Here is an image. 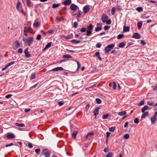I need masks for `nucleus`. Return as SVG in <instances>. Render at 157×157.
<instances>
[{"instance_id": "412c9836", "label": "nucleus", "mask_w": 157, "mask_h": 157, "mask_svg": "<svg viewBox=\"0 0 157 157\" xmlns=\"http://www.w3.org/2000/svg\"><path fill=\"white\" fill-rule=\"evenodd\" d=\"M78 131H74L72 133V137L74 138H75L78 133Z\"/></svg>"}, {"instance_id": "4c0bfd02", "label": "nucleus", "mask_w": 157, "mask_h": 157, "mask_svg": "<svg viewBox=\"0 0 157 157\" xmlns=\"http://www.w3.org/2000/svg\"><path fill=\"white\" fill-rule=\"evenodd\" d=\"M41 38V36L40 34L38 35L36 37V40H40Z\"/></svg>"}, {"instance_id": "c85d7f7f", "label": "nucleus", "mask_w": 157, "mask_h": 157, "mask_svg": "<svg viewBox=\"0 0 157 157\" xmlns=\"http://www.w3.org/2000/svg\"><path fill=\"white\" fill-rule=\"evenodd\" d=\"M40 149H37L35 150V152L38 155H39L40 153Z\"/></svg>"}, {"instance_id": "473e14b6", "label": "nucleus", "mask_w": 157, "mask_h": 157, "mask_svg": "<svg viewBox=\"0 0 157 157\" xmlns=\"http://www.w3.org/2000/svg\"><path fill=\"white\" fill-rule=\"evenodd\" d=\"M96 101L97 103L98 104H101V99H100L98 98H96Z\"/></svg>"}, {"instance_id": "13d9d810", "label": "nucleus", "mask_w": 157, "mask_h": 157, "mask_svg": "<svg viewBox=\"0 0 157 157\" xmlns=\"http://www.w3.org/2000/svg\"><path fill=\"white\" fill-rule=\"evenodd\" d=\"M25 54V57L27 58H29L31 56V54H29V53H26Z\"/></svg>"}, {"instance_id": "bf43d9fd", "label": "nucleus", "mask_w": 157, "mask_h": 157, "mask_svg": "<svg viewBox=\"0 0 157 157\" xmlns=\"http://www.w3.org/2000/svg\"><path fill=\"white\" fill-rule=\"evenodd\" d=\"M95 56L97 57V58H98V57L100 56V53L98 52H96L95 53Z\"/></svg>"}, {"instance_id": "ddd939ff", "label": "nucleus", "mask_w": 157, "mask_h": 157, "mask_svg": "<svg viewBox=\"0 0 157 157\" xmlns=\"http://www.w3.org/2000/svg\"><path fill=\"white\" fill-rule=\"evenodd\" d=\"M15 136L12 133H8L7 134V137L8 139H13L15 138Z\"/></svg>"}, {"instance_id": "5701e85b", "label": "nucleus", "mask_w": 157, "mask_h": 157, "mask_svg": "<svg viewBox=\"0 0 157 157\" xmlns=\"http://www.w3.org/2000/svg\"><path fill=\"white\" fill-rule=\"evenodd\" d=\"M126 114V112L125 111L119 112L118 113V115L121 116L125 115Z\"/></svg>"}, {"instance_id": "1a4fd4ad", "label": "nucleus", "mask_w": 157, "mask_h": 157, "mask_svg": "<svg viewBox=\"0 0 157 157\" xmlns=\"http://www.w3.org/2000/svg\"><path fill=\"white\" fill-rule=\"evenodd\" d=\"M101 23H97V27L95 28V31L96 32L98 31L99 30L101 29Z\"/></svg>"}, {"instance_id": "c9c22d12", "label": "nucleus", "mask_w": 157, "mask_h": 157, "mask_svg": "<svg viewBox=\"0 0 157 157\" xmlns=\"http://www.w3.org/2000/svg\"><path fill=\"white\" fill-rule=\"evenodd\" d=\"M144 100H141L140 101V102L139 103V105H144Z\"/></svg>"}, {"instance_id": "8fccbe9b", "label": "nucleus", "mask_w": 157, "mask_h": 157, "mask_svg": "<svg viewBox=\"0 0 157 157\" xmlns=\"http://www.w3.org/2000/svg\"><path fill=\"white\" fill-rule=\"evenodd\" d=\"M105 22L107 24L109 25L111 23V21L110 19L106 21Z\"/></svg>"}, {"instance_id": "b1692460", "label": "nucleus", "mask_w": 157, "mask_h": 157, "mask_svg": "<svg viewBox=\"0 0 157 157\" xmlns=\"http://www.w3.org/2000/svg\"><path fill=\"white\" fill-rule=\"evenodd\" d=\"M71 42L72 43H74L75 44H78L81 43V41L80 40H77L75 39H73L71 40Z\"/></svg>"}, {"instance_id": "6ab92c4d", "label": "nucleus", "mask_w": 157, "mask_h": 157, "mask_svg": "<svg viewBox=\"0 0 157 157\" xmlns=\"http://www.w3.org/2000/svg\"><path fill=\"white\" fill-rule=\"evenodd\" d=\"M142 25V23L141 21L138 22L137 23V27L139 29H140Z\"/></svg>"}, {"instance_id": "58836bf2", "label": "nucleus", "mask_w": 157, "mask_h": 157, "mask_svg": "<svg viewBox=\"0 0 157 157\" xmlns=\"http://www.w3.org/2000/svg\"><path fill=\"white\" fill-rule=\"evenodd\" d=\"M124 36V35L123 34H119L117 36V39H121Z\"/></svg>"}, {"instance_id": "052dcab7", "label": "nucleus", "mask_w": 157, "mask_h": 157, "mask_svg": "<svg viewBox=\"0 0 157 157\" xmlns=\"http://www.w3.org/2000/svg\"><path fill=\"white\" fill-rule=\"evenodd\" d=\"M78 25L77 23L76 22H75L74 23L73 27L76 28Z\"/></svg>"}, {"instance_id": "e2e57ef3", "label": "nucleus", "mask_w": 157, "mask_h": 157, "mask_svg": "<svg viewBox=\"0 0 157 157\" xmlns=\"http://www.w3.org/2000/svg\"><path fill=\"white\" fill-rule=\"evenodd\" d=\"M13 145V143H11L10 144H7V145H6V147H8L9 146H12V145Z\"/></svg>"}, {"instance_id": "bb28decb", "label": "nucleus", "mask_w": 157, "mask_h": 157, "mask_svg": "<svg viewBox=\"0 0 157 157\" xmlns=\"http://www.w3.org/2000/svg\"><path fill=\"white\" fill-rule=\"evenodd\" d=\"M147 104L150 106H153L154 103L151 101H148L147 102Z\"/></svg>"}, {"instance_id": "6e6d98bb", "label": "nucleus", "mask_w": 157, "mask_h": 157, "mask_svg": "<svg viewBox=\"0 0 157 157\" xmlns=\"http://www.w3.org/2000/svg\"><path fill=\"white\" fill-rule=\"evenodd\" d=\"M86 29L85 28H82L81 29L80 31L82 33L85 32L86 31Z\"/></svg>"}, {"instance_id": "393cba45", "label": "nucleus", "mask_w": 157, "mask_h": 157, "mask_svg": "<svg viewBox=\"0 0 157 157\" xmlns=\"http://www.w3.org/2000/svg\"><path fill=\"white\" fill-rule=\"evenodd\" d=\"M63 57L66 58H72V57L69 55H64L63 56Z\"/></svg>"}, {"instance_id": "f704fd0d", "label": "nucleus", "mask_w": 157, "mask_h": 157, "mask_svg": "<svg viewBox=\"0 0 157 157\" xmlns=\"http://www.w3.org/2000/svg\"><path fill=\"white\" fill-rule=\"evenodd\" d=\"M72 36L71 35H69L68 36H66L64 37V38L66 39V40H68L70 38H72Z\"/></svg>"}, {"instance_id": "a211bd4d", "label": "nucleus", "mask_w": 157, "mask_h": 157, "mask_svg": "<svg viewBox=\"0 0 157 157\" xmlns=\"http://www.w3.org/2000/svg\"><path fill=\"white\" fill-rule=\"evenodd\" d=\"M148 108V107L147 105L144 106L141 109L142 112L143 113H144L145 111H146V110Z\"/></svg>"}, {"instance_id": "f03ea898", "label": "nucleus", "mask_w": 157, "mask_h": 157, "mask_svg": "<svg viewBox=\"0 0 157 157\" xmlns=\"http://www.w3.org/2000/svg\"><path fill=\"white\" fill-rule=\"evenodd\" d=\"M16 8L17 10L20 12L24 13V11L20 1L17 2Z\"/></svg>"}, {"instance_id": "7ed1b4c3", "label": "nucleus", "mask_w": 157, "mask_h": 157, "mask_svg": "<svg viewBox=\"0 0 157 157\" xmlns=\"http://www.w3.org/2000/svg\"><path fill=\"white\" fill-rule=\"evenodd\" d=\"M93 26L91 24L89 26H87V28L86 35L90 36L92 34Z\"/></svg>"}, {"instance_id": "4be33fe9", "label": "nucleus", "mask_w": 157, "mask_h": 157, "mask_svg": "<svg viewBox=\"0 0 157 157\" xmlns=\"http://www.w3.org/2000/svg\"><path fill=\"white\" fill-rule=\"evenodd\" d=\"M60 5V4L58 3V4H55L54 3L53 4L52 6V8H56L58 7Z\"/></svg>"}, {"instance_id": "2eb2a0df", "label": "nucleus", "mask_w": 157, "mask_h": 157, "mask_svg": "<svg viewBox=\"0 0 157 157\" xmlns=\"http://www.w3.org/2000/svg\"><path fill=\"white\" fill-rule=\"evenodd\" d=\"M40 23L38 21L35 22L33 24V26L35 28H37L39 26Z\"/></svg>"}, {"instance_id": "2f4dec72", "label": "nucleus", "mask_w": 157, "mask_h": 157, "mask_svg": "<svg viewBox=\"0 0 157 157\" xmlns=\"http://www.w3.org/2000/svg\"><path fill=\"white\" fill-rule=\"evenodd\" d=\"M109 116V115L108 114H106V115H103L102 116V118L104 119H106L108 118V117Z\"/></svg>"}, {"instance_id": "680f3d73", "label": "nucleus", "mask_w": 157, "mask_h": 157, "mask_svg": "<svg viewBox=\"0 0 157 157\" xmlns=\"http://www.w3.org/2000/svg\"><path fill=\"white\" fill-rule=\"evenodd\" d=\"M140 44H141L142 45H144L145 44V42L143 40H141Z\"/></svg>"}, {"instance_id": "0e129e2a", "label": "nucleus", "mask_w": 157, "mask_h": 157, "mask_svg": "<svg viewBox=\"0 0 157 157\" xmlns=\"http://www.w3.org/2000/svg\"><path fill=\"white\" fill-rule=\"evenodd\" d=\"M23 51L22 49V48H19L18 50V52L19 53H22Z\"/></svg>"}, {"instance_id": "39448f33", "label": "nucleus", "mask_w": 157, "mask_h": 157, "mask_svg": "<svg viewBox=\"0 0 157 157\" xmlns=\"http://www.w3.org/2000/svg\"><path fill=\"white\" fill-rule=\"evenodd\" d=\"M42 154L44 157H49V152L47 149H44L42 152Z\"/></svg>"}, {"instance_id": "4d7b16f0", "label": "nucleus", "mask_w": 157, "mask_h": 157, "mask_svg": "<svg viewBox=\"0 0 157 157\" xmlns=\"http://www.w3.org/2000/svg\"><path fill=\"white\" fill-rule=\"evenodd\" d=\"M109 26H107V25L105 26L104 27V29L105 30H108L109 29Z\"/></svg>"}, {"instance_id": "c03bdc74", "label": "nucleus", "mask_w": 157, "mask_h": 157, "mask_svg": "<svg viewBox=\"0 0 157 157\" xmlns=\"http://www.w3.org/2000/svg\"><path fill=\"white\" fill-rule=\"evenodd\" d=\"M113 89L114 90H115L116 89V83L115 82H113Z\"/></svg>"}, {"instance_id": "09e8293b", "label": "nucleus", "mask_w": 157, "mask_h": 157, "mask_svg": "<svg viewBox=\"0 0 157 157\" xmlns=\"http://www.w3.org/2000/svg\"><path fill=\"white\" fill-rule=\"evenodd\" d=\"M28 31L30 33H32L33 30L30 26L28 27Z\"/></svg>"}, {"instance_id": "69168bd1", "label": "nucleus", "mask_w": 157, "mask_h": 157, "mask_svg": "<svg viewBox=\"0 0 157 157\" xmlns=\"http://www.w3.org/2000/svg\"><path fill=\"white\" fill-rule=\"evenodd\" d=\"M128 124V122H126L125 123L124 125V128H126L127 127V126Z\"/></svg>"}, {"instance_id": "f8f14e48", "label": "nucleus", "mask_w": 157, "mask_h": 157, "mask_svg": "<svg viewBox=\"0 0 157 157\" xmlns=\"http://www.w3.org/2000/svg\"><path fill=\"white\" fill-rule=\"evenodd\" d=\"M63 70V69L62 67H58L51 70V71H62Z\"/></svg>"}, {"instance_id": "a18cd8bd", "label": "nucleus", "mask_w": 157, "mask_h": 157, "mask_svg": "<svg viewBox=\"0 0 157 157\" xmlns=\"http://www.w3.org/2000/svg\"><path fill=\"white\" fill-rule=\"evenodd\" d=\"M15 63V62L14 61H12L10 62V63H9L6 66L7 67H9L11 65Z\"/></svg>"}, {"instance_id": "a19ab883", "label": "nucleus", "mask_w": 157, "mask_h": 157, "mask_svg": "<svg viewBox=\"0 0 157 157\" xmlns=\"http://www.w3.org/2000/svg\"><path fill=\"white\" fill-rule=\"evenodd\" d=\"M31 2L30 0H28L27 1V4L29 7H30L31 6Z\"/></svg>"}, {"instance_id": "e433bc0d", "label": "nucleus", "mask_w": 157, "mask_h": 157, "mask_svg": "<svg viewBox=\"0 0 157 157\" xmlns=\"http://www.w3.org/2000/svg\"><path fill=\"white\" fill-rule=\"evenodd\" d=\"M129 137V136L128 134H125L124 136V138L125 139H128Z\"/></svg>"}, {"instance_id": "3c124183", "label": "nucleus", "mask_w": 157, "mask_h": 157, "mask_svg": "<svg viewBox=\"0 0 157 157\" xmlns=\"http://www.w3.org/2000/svg\"><path fill=\"white\" fill-rule=\"evenodd\" d=\"M90 107V105L89 104H87L86 105V112H87L89 108Z\"/></svg>"}, {"instance_id": "603ef678", "label": "nucleus", "mask_w": 157, "mask_h": 157, "mask_svg": "<svg viewBox=\"0 0 157 157\" xmlns=\"http://www.w3.org/2000/svg\"><path fill=\"white\" fill-rule=\"evenodd\" d=\"M134 122L136 124H138L139 122L138 118H136L134 120Z\"/></svg>"}, {"instance_id": "7c9ffc66", "label": "nucleus", "mask_w": 157, "mask_h": 157, "mask_svg": "<svg viewBox=\"0 0 157 157\" xmlns=\"http://www.w3.org/2000/svg\"><path fill=\"white\" fill-rule=\"evenodd\" d=\"M125 45V44L123 42L121 43L119 45V47L120 48H123Z\"/></svg>"}, {"instance_id": "37998d69", "label": "nucleus", "mask_w": 157, "mask_h": 157, "mask_svg": "<svg viewBox=\"0 0 157 157\" xmlns=\"http://www.w3.org/2000/svg\"><path fill=\"white\" fill-rule=\"evenodd\" d=\"M82 12L80 11H78L77 12V17H81L82 14Z\"/></svg>"}, {"instance_id": "864d4df0", "label": "nucleus", "mask_w": 157, "mask_h": 157, "mask_svg": "<svg viewBox=\"0 0 157 157\" xmlns=\"http://www.w3.org/2000/svg\"><path fill=\"white\" fill-rule=\"evenodd\" d=\"M28 146L30 148H31L33 147V144L30 143H28Z\"/></svg>"}, {"instance_id": "f3484780", "label": "nucleus", "mask_w": 157, "mask_h": 157, "mask_svg": "<svg viewBox=\"0 0 157 157\" xmlns=\"http://www.w3.org/2000/svg\"><path fill=\"white\" fill-rule=\"evenodd\" d=\"M129 30V27L128 26H126L124 25L123 27V31L124 32H126L128 31Z\"/></svg>"}, {"instance_id": "49530a36", "label": "nucleus", "mask_w": 157, "mask_h": 157, "mask_svg": "<svg viewBox=\"0 0 157 157\" xmlns=\"http://www.w3.org/2000/svg\"><path fill=\"white\" fill-rule=\"evenodd\" d=\"M96 46L97 48H100L101 46V44L100 43H98L96 44Z\"/></svg>"}, {"instance_id": "c756f323", "label": "nucleus", "mask_w": 157, "mask_h": 157, "mask_svg": "<svg viewBox=\"0 0 157 157\" xmlns=\"http://www.w3.org/2000/svg\"><path fill=\"white\" fill-rule=\"evenodd\" d=\"M113 155L112 152H109L106 155V157H111Z\"/></svg>"}, {"instance_id": "a878e982", "label": "nucleus", "mask_w": 157, "mask_h": 157, "mask_svg": "<svg viewBox=\"0 0 157 157\" xmlns=\"http://www.w3.org/2000/svg\"><path fill=\"white\" fill-rule=\"evenodd\" d=\"M136 10L139 12H141L143 11V9L142 7H138L136 8Z\"/></svg>"}, {"instance_id": "4468645a", "label": "nucleus", "mask_w": 157, "mask_h": 157, "mask_svg": "<svg viewBox=\"0 0 157 157\" xmlns=\"http://www.w3.org/2000/svg\"><path fill=\"white\" fill-rule=\"evenodd\" d=\"M140 35L137 33H134L133 34V37L136 39L140 38Z\"/></svg>"}, {"instance_id": "774afa93", "label": "nucleus", "mask_w": 157, "mask_h": 157, "mask_svg": "<svg viewBox=\"0 0 157 157\" xmlns=\"http://www.w3.org/2000/svg\"><path fill=\"white\" fill-rule=\"evenodd\" d=\"M108 149L107 148H105L104 149V151L105 153H107L108 152Z\"/></svg>"}, {"instance_id": "f257e3e1", "label": "nucleus", "mask_w": 157, "mask_h": 157, "mask_svg": "<svg viewBox=\"0 0 157 157\" xmlns=\"http://www.w3.org/2000/svg\"><path fill=\"white\" fill-rule=\"evenodd\" d=\"M23 41L25 42V46L29 45L30 46L33 41V37H30L28 38H23L22 39Z\"/></svg>"}, {"instance_id": "423d86ee", "label": "nucleus", "mask_w": 157, "mask_h": 157, "mask_svg": "<svg viewBox=\"0 0 157 157\" xmlns=\"http://www.w3.org/2000/svg\"><path fill=\"white\" fill-rule=\"evenodd\" d=\"M99 109V107H97L94 110L93 113L95 119L96 118L98 114V111Z\"/></svg>"}, {"instance_id": "dca6fc26", "label": "nucleus", "mask_w": 157, "mask_h": 157, "mask_svg": "<svg viewBox=\"0 0 157 157\" xmlns=\"http://www.w3.org/2000/svg\"><path fill=\"white\" fill-rule=\"evenodd\" d=\"M71 0H65L64 2V3L65 5H67L71 4Z\"/></svg>"}, {"instance_id": "de8ad7c7", "label": "nucleus", "mask_w": 157, "mask_h": 157, "mask_svg": "<svg viewBox=\"0 0 157 157\" xmlns=\"http://www.w3.org/2000/svg\"><path fill=\"white\" fill-rule=\"evenodd\" d=\"M49 48V43H48L47 44L45 48L43 49V51H44L46 50V49L47 48Z\"/></svg>"}, {"instance_id": "5fc2aeb1", "label": "nucleus", "mask_w": 157, "mask_h": 157, "mask_svg": "<svg viewBox=\"0 0 157 157\" xmlns=\"http://www.w3.org/2000/svg\"><path fill=\"white\" fill-rule=\"evenodd\" d=\"M64 103V102H63L62 101H60L58 102V105L59 106H61L63 105V104Z\"/></svg>"}, {"instance_id": "aec40b11", "label": "nucleus", "mask_w": 157, "mask_h": 157, "mask_svg": "<svg viewBox=\"0 0 157 157\" xmlns=\"http://www.w3.org/2000/svg\"><path fill=\"white\" fill-rule=\"evenodd\" d=\"M15 125L16 126H18V127H24L25 126V125L23 123H16L15 124Z\"/></svg>"}, {"instance_id": "cd10ccee", "label": "nucleus", "mask_w": 157, "mask_h": 157, "mask_svg": "<svg viewBox=\"0 0 157 157\" xmlns=\"http://www.w3.org/2000/svg\"><path fill=\"white\" fill-rule=\"evenodd\" d=\"M115 8L114 7L112 8L111 10V13L112 15H113L114 14L115 12Z\"/></svg>"}, {"instance_id": "338daca9", "label": "nucleus", "mask_w": 157, "mask_h": 157, "mask_svg": "<svg viewBox=\"0 0 157 157\" xmlns=\"http://www.w3.org/2000/svg\"><path fill=\"white\" fill-rule=\"evenodd\" d=\"M30 110V109H25L24 111L25 113H27V112H29Z\"/></svg>"}, {"instance_id": "0eeeda50", "label": "nucleus", "mask_w": 157, "mask_h": 157, "mask_svg": "<svg viewBox=\"0 0 157 157\" xmlns=\"http://www.w3.org/2000/svg\"><path fill=\"white\" fill-rule=\"evenodd\" d=\"M108 17L107 16L104 14H103L101 17V19L103 23L105 22L108 19Z\"/></svg>"}, {"instance_id": "9b49d317", "label": "nucleus", "mask_w": 157, "mask_h": 157, "mask_svg": "<svg viewBox=\"0 0 157 157\" xmlns=\"http://www.w3.org/2000/svg\"><path fill=\"white\" fill-rule=\"evenodd\" d=\"M151 120L152 124H154L155 123V121L157 120L156 117L154 115L153 116L151 117Z\"/></svg>"}, {"instance_id": "6e6552de", "label": "nucleus", "mask_w": 157, "mask_h": 157, "mask_svg": "<svg viewBox=\"0 0 157 157\" xmlns=\"http://www.w3.org/2000/svg\"><path fill=\"white\" fill-rule=\"evenodd\" d=\"M71 10L76 11L77 10V6L74 4H72L70 7Z\"/></svg>"}, {"instance_id": "9d476101", "label": "nucleus", "mask_w": 157, "mask_h": 157, "mask_svg": "<svg viewBox=\"0 0 157 157\" xmlns=\"http://www.w3.org/2000/svg\"><path fill=\"white\" fill-rule=\"evenodd\" d=\"M83 11L85 13L88 12L89 10V8L87 6H85L83 8Z\"/></svg>"}, {"instance_id": "20e7f679", "label": "nucleus", "mask_w": 157, "mask_h": 157, "mask_svg": "<svg viewBox=\"0 0 157 157\" xmlns=\"http://www.w3.org/2000/svg\"><path fill=\"white\" fill-rule=\"evenodd\" d=\"M114 47V44H112L110 45L107 46L105 48V53H109V51Z\"/></svg>"}, {"instance_id": "79ce46f5", "label": "nucleus", "mask_w": 157, "mask_h": 157, "mask_svg": "<svg viewBox=\"0 0 157 157\" xmlns=\"http://www.w3.org/2000/svg\"><path fill=\"white\" fill-rule=\"evenodd\" d=\"M15 44H17V47H16V48H17V47H19L20 46V44L19 43L17 40H16L15 42Z\"/></svg>"}, {"instance_id": "72a5a7b5", "label": "nucleus", "mask_w": 157, "mask_h": 157, "mask_svg": "<svg viewBox=\"0 0 157 157\" xmlns=\"http://www.w3.org/2000/svg\"><path fill=\"white\" fill-rule=\"evenodd\" d=\"M35 77H36L35 74H32L30 76V79L31 80L35 78Z\"/></svg>"}, {"instance_id": "ea45409f", "label": "nucleus", "mask_w": 157, "mask_h": 157, "mask_svg": "<svg viewBox=\"0 0 157 157\" xmlns=\"http://www.w3.org/2000/svg\"><path fill=\"white\" fill-rule=\"evenodd\" d=\"M115 127H112L109 128V131L110 132H113L115 130Z\"/></svg>"}]
</instances>
